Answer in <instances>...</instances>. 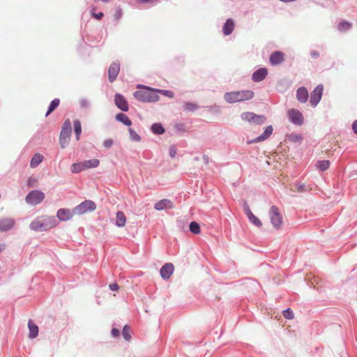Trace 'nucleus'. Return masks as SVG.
<instances>
[{
    "mask_svg": "<svg viewBox=\"0 0 357 357\" xmlns=\"http://www.w3.org/2000/svg\"><path fill=\"white\" fill-rule=\"evenodd\" d=\"M353 132L357 135V119L355 120L352 123Z\"/></svg>",
    "mask_w": 357,
    "mask_h": 357,
    "instance_id": "864d4df0",
    "label": "nucleus"
},
{
    "mask_svg": "<svg viewBox=\"0 0 357 357\" xmlns=\"http://www.w3.org/2000/svg\"><path fill=\"white\" fill-rule=\"evenodd\" d=\"M96 2H98V1H102V2H104V3H107L109 2L110 0H94Z\"/></svg>",
    "mask_w": 357,
    "mask_h": 357,
    "instance_id": "4d7b16f0",
    "label": "nucleus"
},
{
    "mask_svg": "<svg viewBox=\"0 0 357 357\" xmlns=\"http://www.w3.org/2000/svg\"><path fill=\"white\" fill-rule=\"evenodd\" d=\"M115 105L123 112H128L129 109L128 102L126 98L121 93H116L114 95Z\"/></svg>",
    "mask_w": 357,
    "mask_h": 357,
    "instance_id": "9b49d317",
    "label": "nucleus"
},
{
    "mask_svg": "<svg viewBox=\"0 0 357 357\" xmlns=\"http://www.w3.org/2000/svg\"><path fill=\"white\" fill-rule=\"evenodd\" d=\"M96 208V204L91 200H85L74 208V212L77 215H82L87 212H92Z\"/></svg>",
    "mask_w": 357,
    "mask_h": 357,
    "instance_id": "0eeeda50",
    "label": "nucleus"
},
{
    "mask_svg": "<svg viewBox=\"0 0 357 357\" xmlns=\"http://www.w3.org/2000/svg\"><path fill=\"white\" fill-rule=\"evenodd\" d=\"M137 91L133 93L134 97L142 102H155L159 100V96L156 94V89L151 86L138 84Z\"/></svg>",
    "mask_w": 357,
    "mask_h": 357,
    "instance_id": "f257e3e1",
    "label": "nucleus"
},
{
    "mask_svg": "<svg viewBox=\"0 0 357 357\" xmlns=\"http://www.w3.org/2000/svg\"><path fill=\"white\" fill-rule=\"evenodd\" d=\"M36 182V179L34 177L30 176L27 179V185L29 187H33L34 185V183Z\"/></svg>",
    "mask_w": 357,
    "mask_h": 357,
    "instance_id": "8fccbe9b",
    "label": "nucleus"
},
{
    "mask_svg": "<svg viewBox=\"0 0 357 357\" xmlns=\"http://www.w3.org/2000/svg\"><path fill=\"white\" fill-rule=\"evenodd\" d=\"M296 97L300 103H305L309 98L307 89L305 86H301L296 90Z\"/></svg>",
    "mask_w": 357,
    "mask_h": 357,
    "instance_id": "a211bd4d",
    "label": "nucleus"
},
{
    "mask_svg": "<svg viewBox=\"0 0 357 357\" xmlns=\"http://www.w3.org/2000/svg\"><path fill=\"white\" fill-rule=\"evenodd\" d=\"M183 224V222L181 221V220H178L177 221V225L179 227H181V225Z\"/></svg>",
    "mask_w": 357,
    "mask_h": 357,
    "instance_id": "bf43d9fd",
    "label": "nucleus"
},
{
    "mask_svg": "<svg viewBox=\"0 0 357 357\" xmlns=\"http://www.w3.org/2000/svg\"><path fill=\"white\" fill-rule=\"evenodd\" d=\"M28 328L29 330V337L31 339L36 337L38 335V326L33 323L31 320H29L28 322Z\"/></svg>",
    "mask_w": 357,
    "mask_h": 357,
    "instance_id": "393cba45",
    "label": "nucleus"
},
{
    "mask_svg": "<svg viewBox=\"0 0 357 357\" xmlns=\"http://www.w3.org/2000/svg\"><path fill=\"white\" fill-rule=\"evenodd\" d=\"M284 59V54L282 52L275 51L270 55V63L272 66L280 64Z\"/></svg>",
    "mask_w": 357,
    "mask_h": 357,
    "instance_id": "f3484780",
    "label": "nucleus"
},
{
    "mask_svg": "<svg viewBox=\"0 0 357 357\" xmlns=\"http://www.w3.org/2000/svg\"><path fill=\"white\" fill-rule=\"evenodd\" d=\"M150 130L156 135H161L165 132V129L161 123H153L151 126Z\"/></svg>",
    "mask_w": 357,
    "mask_h": 357,
    "instance_id": "4be33fe9",
    "label": "nucleus"
},
{
    "mask_svg": "<svg viewBox=\"0 0 357 357\" xmlns=\"http://www.w3.org/2000/svg\"><path fill=\"white\" fill-rule=\"evenodd\" d=\"M189 230L194 234H199L201 232L199 224L196 221H192L189 225Z\"/></svg>",
    "mask_w": 357,
    "mask_h": 357,
    "instance_id": "f704fd0d",
    "label": "nucleus"
},
{
    "mask_svg": "<svg viewBox=\"0 0 357 357\" xmlns=\"http://www.w3.org/2000/svg\"><path fill=\"white\" fill-rule=\"evenodd\" d=\"M235 22L232 18H228L222 26V32L225 36L230 35L234 29Z\"/></svg>",
    "mask_w": 357,
    "mask_h": 357,
    "instance_id": "aec40b11",
    "label": "nucleus"
},
{
    "mask_svg": "<svg viewBox=\"0 0 357 357\" xmlns=\"http://www.w3.org/2000/svg\"><path fill=\"white\" fill-rule=\"evenodd\" d=\"M284 317L287 319H292L294 318V312L290 308H287L282 311Z\"/></svg>",
    "mask_w": 357,
    "mask_h": 357,
    "instance_id": "79ce46f5",
    "label": "nucleus"
},
{
    "mask_svg": "<svg viewBox=\"0 0 357 357\" xmlns=\"http://www.w3.org/2000/svg\"><path fill=\"white\" fill-rule=\"evenodd\" d=\"M109 288L111 291H116L119 289V286L116 283H112L109 285Z\"/></svg>",
    "mask_w": 357,
    "mask_h": 357,
    "instance_id": "603ef678",
    "label": "nucleus"
},
{
    "mask_svg": "<svg viewBox=\"0 0 357 357\" xmlns=\"http://www.w3.org/2000/svg\"><path fill=\"white\" fill-rule=\"evenodd\" d=\"M44 192L40 190H31L26 196L25 201L26 204L31 206H36L40 204L45 199Z\"/></svg>",
    "mask_w": 357,
    "mask_h": 357,
    "instance_id": "423d86ee",
    "label": "nucleus"
},
{
    "mask_svg": "<svg viewBox=\"0 0 357 357\" xmlns=\"http://www.w3.org/2000/svg\"><path fill=\"white\" fill-rule=\"evenodd\" d=\"M43 156L40 153H36L31 160L30 166L32 168L37 167L43 160Z\"/></svg>",
    "mask_w": 357,
    "mask_h": 357,
    "instance_id": "7c9ffc66",
    "label": "nucleus"
},
{
    "mask_svg": "<svg viewBox=\"0 0 357 357\" xmlns=\"http://www.w3.org/2000/svg\"><path fill=\"white\" fill-rule=\"evenodd\" d=\"M202 159L204 161L205 164H208L209 162V158L207 155H203Z\"/></svg>",
    "mask_w": 357,
    "mask_h": 357,
    "instance_id": "6e6d98bb",
    "label": "nucleus"
},
{
    "mask_svg": "<svg viewBox=\"0 0 357 357\" xmlns=\"http://www.w3.org/2000/svg\"><path fill=\"white\" fill-rule=\"evenodd\" d=\"M89 101L86 98H82L79 100V106L82 109H86L89 107Z\"/></svg>",
    "mask_w": 357,
    "mask_h": 357,
    "instance_id": "37998d69",
    "label": "nucleus"
},
{
    "mask_svg": "<svg viewBox=\"0 0 357 357\" xmlns=\"http://www.w3.org/2000/svg\"><path fill=\"white\" fill-rule=\"evenodd\" d=\"M84 165L85 166V168L86 169L97 167L100 164V161H99V160L94 158V159L85 160V161H84Z\"/></svg>",
    "mask_w": 357,
    "mask_h": 357,
    "instance_id": "72a5a7b5",
    "label": "nucleus"
},
{
    "mask_svg": "<svg viewBox=\"0 0 357 357\" xmlns=\"http://www.w3.org/2000/svg\"><path fill=\"white\" fill-rule=\"evenodd\" d=\"M176 152H177V150H176V147L174 145V146H171L170 148H169V155L171 158H174L176 155Z\"/></svg>",
    "mask_w": 357,
    "mask_h": 357,
    "instance_id": "de8ad7c7",
    "label": "nucleus"
},
{
    "mask_svg": "<svg viewBox=\"0 0 357 357\" xmlns=\"http://www.w3.org/2000/svg\"><path fill=\"white\" fill-rule=\"evenodd\" d=\"M255 96L252 90H241L226 92L224 94V100L227 103H236L250 100Z\"/></svg>",
    "mask_w": 357,
    "mask_h": 357,
    "instance_id": "7ed1b4c3",
    "label": "nucleus"
},
{
    "mask_svg": "<svg viewBox=\"0 0 357 357\" xmlns=\"http://www.w3.org/2000/svg\"><path fill=\"white\" fill-rule=\"evenodd\" d=\"M126 222V217L123 211H119L116 213V222L115 225L118 227H123Z\"/></svg>",
    "mask_w": 357,
    "mask_h": 357,
    "instance_id": "5701e85b",
    "label": "nucleus"
},
{
    "mask_svg": "<svg viewBox=\"0 0 357 357\" xmlns=\"http://www.w3.org/2000/svg\"><path fill=\"white\" fill-rule=\"evenodd\" d=\"M160 0H138L139 3H153L156 4L159 2Z\"/></svg>",
    "mask_w": 357,
    "mask_h": 357,
    "instance_id": "3c124183",
    "label": "nucleus"
},
{
    "mask_svg": "<svg viewBox=\"0 0 357 357\" xmlns=\"http://www.w3.org/2000/svg\"><path fill=\"white\" fill-rule=\"evenodd\" d=\"M128 132L130 135V139L131 141L139 142L141 140V137L139 136V135H138L137 132L135 131L132 128H129Z\"/></svg>",
    "mask_w": 357,
    "mask_h": 357,
    "instance_id": "e433bc0d",
    "label": "nucleus"
},
{
    "mask_svg": "<svg viewBox=\"0 0 357 357\" xmlns=\"http://www.w3.org/2000/svg\"><path fill=\"white\" fill-rule=\"evenodd\" d=\"M241 118L244 121H248L255 125H262L266 122V117L262 114H256L252 112H245L241 114Z\"/></svg>",
    "mask_w": 357,
    "mask_h": 357,
    "instance_id": "39448f33",
    "label": "nucleus"
},
{
    "mask_svg": "<svg viewBox=\"0 0 357 357\" xmlns=\"http://www.w3.org/2000/svg\"><path fill=\"white\" fill-rule=\"evenodd\" d=\"M120 71V63L119 62H113L109 67L108 70V79L109 82H113L116 80Z\"/></svg>",
    "mask_w": 357,
    "mask_h": 357,
    "instance_id": "4468645a",
    "label": "nucleus"
},
{
    "mask_svg": "<svg viewBox=\"0 0 357 357\" xmlns=\"http://www.w3.org/2000/svg\"><path fill=\"white\" fill-rule=\"evenodd\" d=\"M316 167L321 172L326 171L330 167V161L328 160H318Z\"/></svg>",
    "mask_w": 357,
    "mask_h": 357,
    "instance_id": "2f4dec72",
    "label": "nucleus"
},
{
    "mask_svg": "<svg viewBox=\"0 0 357 357\" xmlns=\"http://www.w3.org/2000/svg\"><path fill=\"white\" fill-rule=\"evenodd\" d=\"M288 117L291 123L296 126H302L304 123L303 114L296 109H291L288 111Z\"/></svg>",
    "mask_w": 357,
    "mask_h": 357,
    "instance_id": "9d476101",
    "label": "nucleus"
},
{
    "mask_svg": "<svg viewBox=\"0 0 357 357\" xmlns=\"http://www.w3.org/2000/svg\"><path fill=\"white\" fill-rule=\"evenodd\" d=\"M111 335L113 337H118L120 335V331L116 328H112L111 330Z\"/></svg>",
    "mask_w": 357,
    "mask_h": 357,
    "instance_id": "09e8293b",
    "label": "nucleus"
},
{
    "mask_svg": "<svg viewBox=\"0 0 357 357\" xmlns=\"http://www.w3.org/2000/svg\"><path fill=\"white\" fill-rule=\"evenodd\" d=\"M271 224L276 229L280 228L282 223V217L279 211V208L276 206H272L268 212Z\"/></svg>",
    "mask_w": 357,
    "mask_h": 357,
    "instance_id": "6e6552de",
    "label": "nucleus"
},
{
    "mask_svg": "<svg viewBox=\"0 0 357 357\" xmlns=\"http://www.w3.org/2000/svg\"><path fill=\"white\" fill-rule=\"evenodd\" d=\"M352 27V24L347 20L340 21L337 26V29L340 32H347Z\"/></svg>",
    "mask_w": 357,
    "mask_h": 357,
    "instance_id": "a878e982",
    "label": "nucleus"
},
{
    "mask_svg": "<svg viewBox=\"0 0 357 357\" xmlns=\"http://www.w3.org/2000/svg\"><path fill=\"white\" fill-rule=\"evenodd\" d=\"M310 54L312 58H317L319 56V53L316 50L312 51Z\"/></svg>",
    "mask_w": 357,
    "mask_h": 357,
    "instance_id": "5fc2aeb1",
    "label": "nucleus"
},
{
    "mask_svg": "<svg viewBox=\"0 0 357 357\" xmlns=\"http://www.w3.org/2000/svg\"><path fill=\"white\" fill-rule=\"evenodd\" d=\"M249 221L255 225L257 227H261L262 226V223L261 220L255 216L254 214L250 215L248 218Z\"/></svg>",
    "mask_w": 357,
    "mask_h": 357,
    "instance_id": "58836bf2",
    "label": "nucleus"
},
{
    "mask_svg": "<svg viewBox=\"0 0 357 357\" xmlns=\"http://www.w3.org/2000/svg\"><path fill=\"white\" fill-rule=\"evenodd\" d=\"M287 137L290 142L298 144H301L303 139V137L301 134L294 132L289 134Z\"/></svg>",
    "mask_w": 357,
    "mask_h": 357,
    "instance_id": "c756f323",
    "label": "nucleus"
},
{
    "mask_svg": "<svg viewBox=\"0 0 357 357\" xmlns=\"http://www.w3.org/2000/svg\"><path fill=\"white\" fill-rule=\"evenodd\" d=\"M173 207L174 204L172 202L167 199H161L157 202L154 205V208L157 211L172 208Z\"/></svg>",
    "mask_w": 357,
    "mask_h": 357,
    "instance_id": "6ab92c4d",
    "label": "nucleus"
},
{
    "mask_svg": "<svg viewBox=\"0 0 357 357\" xmlns=\"http://www.w3.org/2000/svg\"><path fill=\"white\" fill-rule=\"evenodd\" d=\"M5 248L4 244H0V252Z\"/></svg>",
    "mask_w": 357,
    "mask_h": 357,
    "instance_id": "13d9d810",
    "label": "nucleus"
},
{
    "mask_svg": "<svg viewBox=\"0 0 357 357\" xmlns=\"http://www.w3.org/2000/svg\"><path fill=\"white\" fill-rule=\"evenodd\" d=\"M115 119L126 126H130L132 125V121L124 113L120 112L116 114Z\"/></svg>",
    "mask_w": 357,
    "mask_h": 357,
    "instance_id": "b1692460",
    "label": "nucleus"
},
{
    "mask_svg": "<svg viewBox=\"0 0 357 357\" xmlns=\"http://www.w3.org/2000/svg\"><path fill=\"white\" fill-rule=\"evenodd\" d=\"M59 98L53 99L48 106L47 110L45 114V116H48L51 113H52L59 107Z\"/></svg>",
    "mask_w": 357,
    "mask_h": 357,
    "instance_id": "bb28decb",
    "label": "nucleus"
},
{
    "mask_svg": "<svg viewBox=\"0 0 357 357\" xmlns=\"http://www.w3.org/2000/svg\"><path fill=\"white\" fill-rule=\"evenodd\" d=\"M74 131L75 133L76 140L78 141L80 138V135L82 133V125L81 122L79 120L74 121Z\"/></svg>",
    "mask_w": 357,
    "mask_h": 357,
    "instance_id": "473e14b6",
    "label": "nucleus"
},
{
    "mask_svg": "<svg viewBox=\"0 0 357 357\" xmlns=\"http://www.w3.org/2000/svg\"><path fill=\"white\" fill-rule=\"evenodd\" d=\"M84 162L73 163L71 166V172L73 174H78L86 169Z\"/></svg>",
    "mask_w": 357,
    "mask_h": 357,
    "instance_id": "c85d7f7f",
    "label": "nucleus"
},
{
    "mask_svg": "<svg viewBox=\"0 0 357 357\" xmlns=\"http://www.w3.org/2000/svg\"><path fill=\"white\" fill-rule=\"evenodd\" d=\"M15 225V220L12 218H3L0 220V231H7L11 229Z\"/></svg>",
    "mask_w": 357,
    "mask_h": 357,
    "instance_id": "412c9836",
    "label": "nucleus"
},
{
    "mask_svg": "<svg viewBox=\"0 0 357 357\" xmlns=\"http://www.w3.org/2000/svg\"><path fill=\"white\" fill-rule=\"evenodd\" d=\"M174 271V266L172 263L165 264L160 268V276L163 280H168L173 274Z\"/></svg>",
    "mask_w": 357,
    "mask_h": 357,
    "instance_id": "2eb2a0df",
    "label": "nucleus"
},
{
    "mask_svg": "<svg viewBox=\"0 0 357 357\" xmlns=\"http://www.w3.org/2000/svg\"><path fill=\"white\" fill-rule=\"evenodd\" d=\"M123 15V10L122 8L119 6L116 7L115 13L114 15V18L117 22L122 17Z\"/></svg>",
    "mask_w": 357,
    "mask_h": 357,
    "instance_id": "a19ab883",
    "label": "nucleus"
},
{
    "mask_svg": "<svg viewBox=\"0 0 357 357\" xmlns=\"http://www.w3.org/2000/svg\"><path fill=\"white\" fill-rule=\"evenodd\" d=\"M267 75L268 69L266 68H259L252 73V79L255 82H259L264 80Z\"/></svg>",
    "mask_w": 357,
    "mask_h": 357,
    "instance_id": "dca6fc26",
    "label": "nucleus"
},
{
    "mask_svg": "<svg viewBox=\"0 0 357 357\" xmlns=\"http://www.w3.org/2000/svg\"><path fill=\"white\" fill-rule=\"evenodd\" d=\"M94 9H93L91 10V15L92 17H93L94 18L100 20H101L103 16H104V13L102 12H99L98 13H96L95 12H93Z\"/></svg>",
    "mask_w": 357,
    "mask_h": 357,
    "instance_id": "49530a36",
    "label": "nucleus"
},
{
    "mask_svg": "<svg viewBox=\"0 0 357 357\" xmlns=\"http://www.w3.org/2000/svg\"><path fill=\"white\" fill-rule=\"evenodd\" d=\"M59 224L54 216H42L33 220L29 225L30 229L42 232L48 231Z\"/></svg>",
    "mask_w": 357,
    "mask_h": 357,
    "instance_id": "f03ea898",
    "label": "nucleus"
},
{
    "mask_svg": "<svg viewBox=\"0 0 357 357\" xmlns=\"http://www.w3.org/2000/svg\"><path fill=\"white\" fill-rule=\"evenodd\" d=\"M199 108V105L192 102H185L183 105V109L185 112H195Z\"/></svg>",
    "mask_w": 357,
    "mask_h": 357,
    "instance_id": "cd10ccee",
    "label": "nucleus"
},
{
    "mask_svg": "<svg viewBox=\"0 0 357 357\" xmlns=\"http://www.w3.org/2000/svg\"><path fill=\"white\" fill-rule=\"evenodd\" d=\"M72 132L71 122L69 119L64 121L59 135V144L62 149L67 146Z\"/></svg>",
    "mask_w": 357,
    "mask_h": 357,
    "instance_id": "20e7f679",
    "label": "nucleus"
},
{
    "mask_svg": "<svg viewBox=\"0 0 357 357\" xmlns=\"http://www.w3.org/2000/svg\"><path fill=\"white\" fill-rule=\"evenodd\" d=\"M323 91L324 86L322 84H319L311 92L310 102L312 107H315L321 100Z\"/></svg>",
    "mask_w": 357,
    "mask_h": 357,
    "instance_id": "1a4fd4ad",
    "label": "nucleus"
},
{
    "mask_svg": "<svg viewBox=\"0 0 357 357\" xmlns=\"http://www.w3.org/2000/svg\"><path fill=\"white\" fill-rule=\"evenodd\" d=\"M273 131V128L272 126H268L264 128V132L260 135L259 136L255 137L253 139L248 141V144H253V143H258L260 142H264L268 138L270 137V136L272 135Z\"/></svg>",
    "mask_w": 357,
    "mask_h": 357,
    "instance_id": "ddd939ff",
    "label": "nucleus"
},
{
    "mask_svg": "<svg viewBox=\"0 0 357 357\" xmlns=\"http://www.w3.org/2000/svg\"><path fill=\"white\" fill-rule=\"evenodd\" d=\"M114 141L112 139H105L103 142V146L106 149H109L112 146Z\"/></svg>",
    "mask_w": 357,
    "mask_h": 357,
    "instance_id": "a18cd8bd",
    "label": "nucleus"
},
{
    "mask_svg": "<svg viewBox=\"0 0 357 357\" xmlns=\"http://www.w3.org/2000/svg\"><path fill=\"white\" fill-rule=\"evenodd\" d=\"M74 214H76L74 212V208L70 210L66 208H61L57 211L56 217L60 221L66 222L72 219Z\"/></svg>",
    "mask_w": 357,
    "mask_h": 357,
    "instance_id": "f8f14e48",
    "label": "nucleus"
},
{
    "mask_svg": "<svg viewBox=\"0 0 357 357\" xmlns=\"http://www.w3.org/2000/svg\"><path fill=\"white\" fill-rule=\"evenodd\" d=\"M175 131L176 133L179 135H182L183 133L187 132L186 126L183 123H178L175 125Z\"/></svg>",
    "mask_w": 357,
    "mask_h": 357,
    "instance_id": "4c0bfd02",
    "label": "nucleus"
},
{
    "mask_svg": "<svg viewBox=\"0 0 357 357\" xmlns=\"http://www.w3.org/2000/svg\"><path fill=\"white\" fill-rule=\"evenodd\" d=\"M243 209L245 215L248 218L250 215H252V212L251 211L249 206L248 205L247 202H245L243 204Z\"/></svg>",
    "mask_w": 357,
    "mask_h": 357,
    "instance_id": "c03bdc74",
    "label": "nucleus"
},
{
    "mask_svg": "<svg viewBox=\"0 0 357 357\" xmlns=\"http://www.w3.org/2000/svg\"><path fill=\"white\" fill-rule=\"evenodd\" d=\"M129 331H130V328H129L128 325H125L122 330V335H123V338L127 341H128L131 339V335L130 334Z\"/></svg>",
    "mask_w": 357,
    "mask_h": 357,
    "instance_id": "ea45409f",
    "label": "nucleus"
},
{
    "mask_svg": "<svg viewBox=\"0 0 357 357\" xmlns=\"http://www.w3.org/2000/svg\"><path fill=\"white\" fill-rule=\"evenodd\" d=\"M156 94H162L169 98H173L174 97V93L171 90L156 89Z\"/></svg>",
    "mask_w": 357,
    "mask_h": 357,
    "instance_id": "c9c22d12",
    "label": "nucleus"
}]
</instances>
